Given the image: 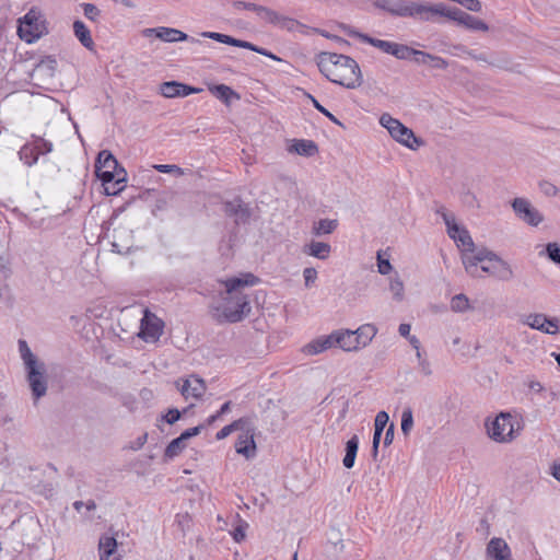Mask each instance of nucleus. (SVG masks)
I'll return each instance as SVG.
<instances>
[{"mask_svg":"<svg viewBox=\"0 0 560 560\" xmlns=\"http://www.w3.org/2000/svg\"><path fill=\"white\" fill-rule=\"evenodd\" d=\"M258 282L259 279L250 272L226 279L224 294L219 301L212 303L214 316L229 323L241 322L250 312L249 299L243 289L256 285Z\"/></svg>","mask_w":560,"mask_h":560,"instance_id":"nucleus-1","label":"nucleus"},{"mask_svg":"<svg viewBox=\"0 0 560 560\" xmlns=\"http://www.w3.org/2000/svg\"><path fill=\"white\" fill-rule=\"evenodd\" d=\"M319 71L332 83L355 89L363 82L358 62L346 55L323 51L317 55Z\"/></svg>","mask_w":560,"mask_h":560,"instance_id":"nucleus-2","label":"nucleus"},{"mask_svg":"<svg viewBox=\"0 0 560 560\" xmlns=\"http://www.w3.org/2000/svg\"><path fill=\"white\" fill-rule=\"evenodd\" d=\"M18 348L20 358L23 361L26 381L32 396L35 400H38L47 394L48 389L46 365L32 352L26 340L20 339L18 341Z\"/></svg>","mask_w":560,"mask_h":560,"instance_id":"nucleus-3","label":"nucleus"},{"mask_svg":"<svg viewBox=\"0 0 560 560\" xmlns=\"http://www.w3.org/2000/svg\"><path fill=\"white\" fill-rule=\"evenodd\" d=\"M387 13L401 18H416L429 21L432 18L433 5L410 0H384L380 5Z\"/></svg>","mask_w":560,"mask_h":560,"instance_id":"nucleus-4","label":"nucleus"},{"mask_svg":"<svg viewBox=\"0 0 560 560\" xmlns=\"http://www.w3.org/2000/svg\"><path fill=\"white\" fill-rule=\"evenodd\" d=\"M380 124L388 130L396 141L411 150H416L422 143L411 129L402 125L398 119L393 118L389 114H383L380 118Z\"/></svg>","mask_w":560,"mask_h":560,"instance_id":"nucleus-5","label":"nucleus"},{"mask_svg":"<svg viewBox=\"0 0 560 560\" xmlns=\"http://www.w3.org/2000/svg\"><path fill=\"white\" fill-rule=\"evenodd\" d=\"M487 433L490 439L499 443H508L514 439V419L508 412H501L492 420L486 421Z\"/></svg>","mask_w":560,"mask_h":560,"instance_id":"nucleus-6","label":"nucleus"},{"mask_svg":"<svg viewBox=\"0 0 560 560\" xmlns=\"http://www.w3.org/2000/svg\"><path fill=\"white\" fill-rule=\"evenodd\" d=\"M433 9L436 11H432V16L436 14L446 16L471 31L486 32L489 30V26L483 21L466 13L458 8H444L443 5H433Z\"/></svg>","mask_w":560,"mask_h":560,"instance_id":"nucleus-7","label":"nucleus"},{"mask_svg":"<svg viewBox=\"0 0 560 560\" xmlns=\"http://www.w3.org/2000/svg\"><path fill=\"white\" fill-rule=\"evenodd\" d=\"M43 34V24L38 14L31 10L23 18L19 19L18 35L31 44L37 40Z\"/></svg>","mask_w":560,"mask_h":560,"instance_id":"nucleus-8","label":"nucleus"},{"mask_svg":"<svg viewBox=\"0 0 560 560\" xmlns=\"http://www.w3.org/2000/svg\"><path fill=\"white\" fill-rule=\"evenodd\" d=\"M164 323L148 308L143 310L139 337L145 342H156L163 334Z\"/></svg>","mask_w":560,"mask_h":560,"instance_id":"nucleus-9","label":"nucleus"},{"mask_svg":"<svg viewBox=\"0 0 560 560\" xmlns=\"http://www.w3.org/2000/svg\"><path fill=\"white\" fill-rule=\"evenodd\" d=\"M142 35L144 37H151L155 36L156 38L161 39L165 43H176V42H183V40H189L191 43H199L198 39L194 37H189L186 33L172 27H152V28H144L142 31Z\"/></svg>","mask_w":560,"mask_h":560,"instance_id":"nucleus-10","label":"nucleus"},{"mask_svg":"<svg viewBox=\"0 0 560 560\" xmlns=\"http://www.w3.org/2000/svg\"><path fill=\"white\" fill-rule=\"evenodd\" d=\"M512 207L516 215L529 225L537 226L544 219L541 213L527 199L515 198Z\"/></svg>","mask_w":560,"mask_h":560,"instance_id":"nucleus-11","label":"nucleus"},{"mask_svg":"<svg viewBox=\"0 0 560 560\" xmlns=\"http://www.w3.org/2000/svg\"><path fill=\"white\" fill-rule=\"evenodd\" d=\"M176 386L185 399H199L207 388L205 381L197 375H190L185 380L177 381Z\"/></svg>","mask_w":560,"mask_h":560,"instance_id":"nucleus-12","label":"nucleus"},{"mask_svg":"<svg viewBox=\"0 0 560 560\" xmlns=\"http://www.w3.org/2000/svg\"><path fill=\"white\" fill-rule=\"evenodd\" d=\"M243 432L238 435L235 442V451L237 454L243 455L246 459H252L256 456V443L254 440V430L246 425Z\"/></svg>","mask_w":560,"mask_h":560,"instance_id":"nucleus-13","label":"nucleus"},{"mask_svg":"<svg viewBox=\"0 0 560 560\" xmlns=\"http://www.w3.org/2000/svg\"><path fill=\"white\" fill-rule=\"evenodd\" d=\"M481 270L501 281H509L514 276L511 266L498 255L497 258L481 265Z\"/></svg>","mask_w":560,"mask_h":560,"instance_id":"nucleus-14","label":"nucleus"},{"mask_svg":"<svg viewBox=\"0 0 560 560\" xmlns=\"http://www.w3.org/2000/svg\"><path fill=\"white\" fill-rule=\"evenodd\" d=\"M224 212L228 217L234 218L236 224L246 223L250 218L249 207L240 198L224 202Z\"/></svg>","mask_w":560,"mask_h":560,"instance_id":"nucleus-15","label":"nucleus"},{"mask_svg":"<svg viewBox=\"0 0 560 560\" xmlns=\"http://www.w3.org/2000/svg\"><path fill=\"white\" fill-rule=\"evenodd\" d=\"M160 91L164 97L174 98L198 93L200 89L177 81H167L160 85Z\"/></svg>","mask_w":560,"mask_h":560,"instance_id":"nucleus-16","label":"nucleus"},{"mask_svg":"<svg viewBox=\"0 0 560 560\" xmlns=\"http://www.w3.org/2000/svg\"><path fill=\"white\" fill-rule=\"evenodd\" d=\"M487 557L490 560H512V552L504 539L493 537L487 545Z\"/></svg>","mask_w":560,"mask_h":560,"instance_id":"nucleus-17","label":"nucleus"},{"mask_svg":"<svg viewBox=\"0 0 560 560\" xmlns=\"http://www.w3.org/2000/svg\"><path fill=\"white\" fill-rule=\"evenodd\" d=\"M335 346H338L345 351H354L360 349V342L353 330L336 331L332 332Z\"/></svg>","mask_w":560,"mask_h":560,"instance_id":"nucleus-18","label":"nucleus"},{"mask_svg":"<svg viewBox=\"0 0 560 560\" xmlns=\"http://www.w3.org/2000/svg\"><path fill=\"white\" fill-rule=\"evenodd\" d=\"M389 417L386 411H378L374 420V434L372 441V456L375 458L378 453V446L384 429L388 423Z\"/></svg>","mask_w":560,"mask_h":560,"instance_id":"nucleus-19","label":"nucleus"},{"mask_svg":"<svg viewBox=\"0 0 560 560\" xmlns=\"http://www.w3.org/2000/svg\"><path fill=\"white\" fill-rule=\"evenodd\" d=\"M302 252L307 256L326 260L330 256L331 246L325 242L311 241L303 246Z\"/></svg>","mask_w":560,"mask_h":560,"instance_id":"nucleus-20","label":"nucleus"},{"mask_svg":"<svg viewBox=\"0 0 560 560\" xmlns=\"http://www.w3.org/2000/svg\"><path fill=\"white\" fill-rule=\"evenodd\" d=\"M335 346L334 335L322 336L305 345L303 352L308 355L322 353Z\"/></svg>","mask_w":560,"mask_h":560,"instance_id":"nucleus-21","label":"nucleus"},{"mask_svg":"<svg viewBox=\"0 0 560 560\" xmlns=\"http://www.w3.org/2000/svg\"><path fill=\"white\" fill-rule=\"evenodd\" d=\"M349 34L352 36L359 37L363 43H366V44L382 50L385 54H388V55L393 54L395 42L374 38L366 34H361V33L354 32V31L349 32Z\"/></svg>","mask_w":560,"mask_h":560,"instance_id":"nucleus-22","label":"nucleus"},{"mask_svg":"<svg viewBox=\"0 0 560 560\" xmlns=\"http://www.w3.org/2000/svg\"><path fill=\"white\" fill-rule=\"evenodd\" d=\"M201 35L206 38H210L215 42L226 44L230 46H235V47L245 48V49L250 48V42L237 39L230 35H226V34L217 33V32H203Z\"/></svg>","mask_w":560,"mask_h":560,"instance_id":"nucleus-23","label":"nucleus"},{"mask_svg":"<svg viewBox=\"0 0 560 560\" xmlns=\"http://www.w3.org/2000/svg\"><path fill=\"white\" fill-rule=\"evenodd\" d=\"M95 173L97 178L102 182L106 195L116 196L121 191V188L114 185L115 170L97 171Z\"/></svg>","mask_w":560,"mask_h":560,"instance_id":"nucleus-24","label":"nucleus"},{"mask_svg":"<svg viewBox=\"0 0 560 560\" xmlns=\"http://www.w3.org/2000/svg\"><path fill=\"white\" fill-rule=\"evenodd\" d=\"M359 442V436L354 434L346 443L342 464L347 469H351L354 466Z\"/></svg>","mask_w":560,"mask_h":560,"instance_id":"nucleus-25","label":"nucleus"},{"mask_svg":"<svg viewBox=\"0 0 560 560\" xmlns=\"http://www.w3.org/2000/svg\"><path fill=\"white\" fill-rule=\"evenodd\" d=\"M338 225H339L338 220L320 219L313 223L312 234L314 236L328 235V234H331L338 228Z\"/></svg>","mask_w":560,"mask_h":560,"instance_id":"nucleus-26","label":"nucleus"},{"mask_svg":"<svg viewBox=\"0 0 560 560\" xmlns=\"http://www.w3.org/2000/svg\"><path fill=\"white\" fill-rule=\"evenodd\" d=\"M73 32L75 37L82 44V46H84L88 49H92L94 47V42L92 39L91 32L82 21H74Z\"/></svg>","mask_w":560,"mask_h":560,"instance_id":"nucleus-27","label":"nucleus"},{"mask_svg":"<svg viewBox=\"0 0 560 560\" xmlns=\"http://www.w3.org/2000/svg\"><path fill=\"white\" fill-rule=\"evenodd\" d=\"M118 162L116 158L107 150H103L98 153L95 161V172L105 170H116Z\"/></svg>","mask_w":560,"mask_h":560,"instance_id":"nucleus-28","label":"nucleus"},{"mask_svg":"<svg viewBox=\"0 0 560 560\" xmlns=\"http://www.w3.org/2000/svg\"><path fill=\"white\" fill-rule=\"evenodd\" d=\"M290 150L303 156H313L318 151L317 145L314 141L305 139L296 140L291 145Z\"/></svg>","mask_w":560,"mask_h":560,"instance_id":"nucleus-29","label":"nucleus"},{"mask_svg":"<svg viewBox=\"0 0 560 560\" xmlns=\"http://www.w3.org/2000/svg\"><path fill=\"white\" fill-rule=\"evenodd\" d=\"M360 342V348L368 346L375 337L377 329L372 324H365L360 326L357 330H353Z\"/></svg>","mask_w":560,"mask_h":560,"instance_id":"nucleus-30","label":"nucleus"},{"mask_svg":"<svg viewBox=\"0 0 560 560\" xmlns=\"http://www.w3.org/2000/svg\"><path fill=\"white\" fill-rule=\"evenodd\" d=\"M448 236L453 238L456 243L463 245L466 250L471 253L474 252L475 244L472 242L471 236L469 235V232L466 229L460 228L457 224V231L453 232L452 234H448Z\"/></svg>","mask_w":560,"mask_h":560,"instance_id":"nucleus-31","label":"nucleus"},{"mask_svg":"<svg viewBox=\"0 0 560 560\" xmlns=\"http://www.w3.org/2000/svg\"><path fill=\"white\" fill-rule=\"evenodd\" d=\"M247 424H249L248 418H240L233 421L232 423L223 427L220 431H218L215 434V439L219 441L223 440L234 431L244 430Z\"/></svg>","mask_w":560,"mask_h":560,"instance_id":"nucleus-32","label":"nucleus"},{"mask_svg":"<svg viewBox=\"0 0 560 560\" xmlns=\"http://www.w3.org/2000/svg\"><path fill=\"white\" fill-rule=\"evenodd\" d=\"M20 160L27 166H33L38 161V153L32 142L25 143L19 151Z\"/></svg>","mask_w":560,"mask_h":560,"instance_id":"nucleus-33","label":"nucleus"},{"mask_svg":"<svg viewBox=\"0 0 560 560\" xmlns=\"http://www.w3.org/2000/svg\"><path fill=\"white\" fill-rule=\"evenodd\" d=\"M117 541L114 537L105 536L100 539L98 550L100 560H108L109 557L115 552Z\"/></svg>","mask_w":560,"mask_h":560,"instance_id":"nucleus-34","label":"nucleus"},{"mask_svg":"<svg viewBox=\"0 0 560 560\" xmlns=\"http://www.w3.org/2000/svg\"><path fill=\"white\" fill-rule=\"evenodd\" d=\"M256 14L261 21L273 24V25H277V24L281 23L282 21H285L284 16H282L275 10L264 7V5L258 7Z\"/></svg>","mask_w":560,"mask_h":560,"instance_id":"nucleus-35","label":"nucleus"},{"mask_svg":"<svg viewBox=\"0 0 560 560\" xmlns=\"http://www.w3.org/2000/svg\"><path fill=\"white\" fill-rule=\"evenodd\" d=\"M544 322H547V315L540 313L528 314L522 320L523 324L539 331H542Z\"/></svg>","mask_w":560,"mask_h":560,"instance_id":"nucleus-36","label":"nucleus"},{"mask_svg":"<svg viewBox=\"0 0 560 560\" xmlns=\"http://www.w3.org/2000/svg\"><path fill=\"white\" fill-rule=\"evenodd\" d=\"M210 91L217 98L225 102L226 104H229L230 98L235 95L234 91L225 84L213 85L210 88Z\"/></svg>","mask_w":560,"mask_h":560,"instance_id":"nucleus-37","label":"nucleus"},{"mask_svg":"<svg viewBox=\"0 0 560 560\" xmlns=\"http://www.w3.org/2000/svg\"><path fill=\"white\" fill-rule=\"evenodd\" d=\"M415 48L405 44L395 43L392 56L399 60H411Z\"/></svg>","mask_w":560,"mask_h":560,"instance_id":"nucleus-38","label":"nucleus"},{"mask_svg":"<svg viewBox=\"0 0 560 560\" xmlns=\"http://www.w3.org/2000/svg\"><path fill=\"white\" fill-rule=\"evenodd\" d=\"M469 307H470L469 300L465 294L459 293L452 298V301H451V310L452 311L463 313V312H466L467 310H469Z\"/></svg>","mask_w":560,"mask_h":560,"instance_id":"nucleus-39","label":"nucleus"},{"mask_svg":"<svg viewBox=\"0 0 560 560\" xmlns=\"http://www.w3.org/2000/svg\"><path fill=\"white\" fill-rule=\"evenodd\" d=\"M185 448V441L178 436L170 442L165 448V456L173 458L177 456Z\"/></svg>","mask_w":560,"mask_h":560,"instance_id":"nucleus-40","label":"nucleus"},{"mask_svg":"<svg viewBox=\"0 0 560 560\" xmlns=\"http://www.w3.org/2000/svg\"><path fill=\"white\" fill-rule=\"evenodd\" d=\"M389 290L396 301H401L404 299V283L398 276L390 278Z\"/></svg>","mask_w":560,"mask_h":560,"instance_id":"nucleus-41","label":"nucleus"},{"mask_svg":"<svg viewBox=\"0 0 560 560\" xmlns=\"http://www.w3.org/2000/svg\"><path fill=\"white\" fill-rule=\"evenodd\" d=\"M32 144L36 148L38 155L52 151V143L37 136H32Z\"/></svg>","mask_w":560,"mask_h":560,"instance_id":"nucleus-42","label":"nucleus"},{"mask_svg":"<svg viewBox=\"0 0 560 560\" xmlns=\"http://www.w3.org/2000/svg\"><path fill=\"white\" fill-rule=\"evenodd\" d=\"M413 427V415L410 408H406L401 412V432L408 435Z\"/></svg>","mask_w":560,"mask_h":560,"instance_id":"nucleus-43","label":"nucleus"},{"mask_svg":"<svg viewBox=\"0 0 560 560\" xmlns=\"http://www.w3.org/2000/svg\"><path fill=\"white\" fill-rule=\"evenodd\" d=\"M545 253L547 257L555 262L556 265L560 266V244L559 243H548L545 248Z\"/></svg>","mask_w":560,"mask_h":560,"instance_id":"nucleus-44","label":"nucleus"},{"mask_svg":"<svg viewBox=\"0 0 560 560\" xmlns=\"http://www.w3.org/2000/svg\"><path fill=\"white\" fill-rule=\"evenodd\" d=\"M308 98L311 100L313 106L319 112L322 113L324 116H326L330 121H332L334 124L338 125V126H342V124L340 122V120L335 116L332 115L327 108H325L314 96H312L311 94H308Z\"/></svg>","mask_w":560,"mask_h":560,"instance_id":"nucleus-45","label":"nucleus"},{"mask_svg":"<svg viewBox=\"0 0 560 560\" xmlns=\"http://www.w3.org/2000/svg\"><path fill=\"white\" fill-rule=\"evenodd\" d=\"M558 331H560V319L557 317L547 316V322H544V328L541 332L555 335Z\"/></svg>","mask_w":560,"mask_h":560,"instance_id":"nucleus-46","label":"nucleus"},{"mask_svg":"<svg viewBox=\"0 0 560 560\" xmlns=\"http://www.w3.org/2000/svg\"><path fill=\"white\" fill-rule=\"evenodd\" d=\"M463 264L465 266V269L466 271L472 276V277H477V271H478V264H480L479 261H475V256L474 255H464L463 256Z\"/></svg>","mask_w":560,"mask_h":560,"instance_id":"nucleus-47","label":"nucleus"},{"mask_svg":"<svg viewBox=\"0 0 560 560\" xmlns=\"http://www.w3.org/2000/svg\"><path fill=\"white\" fill-rule=\"evenodd\" d=\"M83 13L86 19L92 22H96L98 16L101 15V11L98 8L92 3H82Z\"/></svg>","mask_w":560,"mask_h":560,"instance_id":"nucleus-48","label":"nucleus"},{"mask_svg":"<svg viewBox=\"0 0 560 560\" xmlns=\"http://www.w3.org/2000/svg\"><path fill=\"white\" fill-rule=\"evenodd\" d=\"M475 261H479L480 264H487L491 261L493 258H497V254L488 249H479L475 254Z\"/></svg>","mask_w":560,"mask_h":560,"instance_id":"nucleus-49","label":"nucleus"},{"mask_svg":"<svg viewBox=\"0 0 560 560\" xmlns=\"http://www.w3.org/2000/svg\"><path fill=\"white\" fill-rule=\"evenodd\" d=\"M115 183L114 185H116V187L118 188H121V191L124 190L125 186H126V180H127V172L124 167L121 166H117V168L115 170Z\"/></svg>","mask_w":560,"mask_h":560,"instance_id":"nucleus-50","label":"nucleus"},{"mask_svg":"<svg viewBox=\"0 0 560 560\" xmlns=\"http://www.w3.org/2000/svg\"><path fill=\"white\" fill-rule=\"evenodd\" d=\"M303 278H304V284L306 288H311L316 279H317V271L313 267H306L303 270Z\"/></svg>","mask_w":560,"mask_h":560,"instance_id":"nucleus-51","label":"nucleus"},{"mask_svg":"<svg viewBox=\"0 0 560 560\" xmlns=\"http://www.w3.org/2000/svg\"><path fill=\"white\" fill-rule=\"evenodd\" d=\"M428 66L434 69L444 70L448 67V62L440 56L431 55Z\"/></svg>","mask_w":560,"mask_h":560,"instance_id":"nucleus-52","label":"nucleus"},{"mask_svg":"<svg viewBox=\"0 0 560 560\" xmlns=\"http://www.w3.org/2000/svg\"><path fill=\"white\" fill-rule=\"evenodd\" d=\"M431 58V54L423 50L415 49L412 60L418 65H428Z\"/></svg>","mask_w":560,"mask_h":560,"instance_id":"nucleus-53","label":"nucleus"},{"mask_svg":"<svg viewBox=\"0 0 560 560\" xmlns=\"http://www.w3.org/2000/svg\"><path fill=\"white\" fill-rule=\"evenodd\" d=\"M442 219L447 228V234H452L453 232L457 231V223L452 213H450V212L444 213Z\"/></svg>","mask_w":560,"mask_h":560,"instance_id":"nucleus-54","label":"nucleus"},{"mask_svg":"<svg viewBox=\"0 0 560 560\" xmlns=\"http://www.w3.org/2000/svg\"><path fill=\"white\" fill-rule=\"evenodd\" d=\"M248 50H252V51H255L259 55H262V56H266L272 60H276V61H282L281 58H279L278 56H276L275 54H272L271 51L267 50L266 48H262V47H259V46H256L254 45L253 43H250V48H247Z\"/></svg>","mask_w":560,"mask_h":560,"instance_id":"nucleus-55","label":"nucleus"},{"mask_svg":"<svg viewBox=\"0 0 560 560\" xmlns=\"http://www.w3.org/2000/svg\"><path fill=\"white\" fill-rule=\"evenodd\" d=\"M456 2L464 5L467 10L472 12H479L481 10V2L479 0H455Z\"/></svg>","mask_w":560,"mask_h":560,"instance_id":"nucleus-56","label":"nucleus"},{"mask_svg":"<svg viewBox=\"0 0 560 560\" xmlns=\"http://www.w3.org/2000/svg\"><path fill=\"white\" fill-rule=\"evenodd\" d=\"M377 267L381 275H388L392 270V265L388 259H383L381 255H377Z\"/></svg>","mask_w":560,"mask_h":560,"instance_id":"nucleus-57","label":"nucleus"},{"mask_svg":"<svg viewBox=\"0 0 560 560\" xmlns=\"http://www.w3.org/2000/svg\"><path fill=\"white\" fill-rule=\"evenodd\" d=\"M418 370L424 376H429L432 374L430 362L425 358H420V362L418 363Z\"/></svg>","mask_w":560,"mask_h":560,"instance_id":"nucleus-58","label":"nucleus"},{"mask_svg":"<svg viewBox=\"0 0 560 560\" xmlns=\"http://www.w3.org/2000/svg\"><path fill=\"white\" fill-rule=\"evenodd\" d=\"M180 418V411L176 408L170 409L167 413L164 416L165 421L168 424H174Z\"/></svg>","mask_w":560,"mask_h":560,"instance_id":"nucleus-59","label":"nucleus"},{"mask_svg":"<svg viewBox=\"0 0 560 560\" xmlns=\"http://www.w3.org/2000/svg\"><path fill=\"white\" fill-rule=\"evenodd\" d=\"M202 429V425H197V427H194V428H189L187 430H185L179 436L186 441L192 436H196L200 433Z\"/></svg>","mask_w":560,"mask_h":560,"instance_id":"nucleus-60","label":"nucleus"},{"mask_svg":"<svg viewBox=\"0 0 560 560\" xmlns=\"http://www.w3.org/2000/svg\"><path fill=\"white\" fill-rule=\"evenodd\" d=\"M233 5L236 9L250 10V11H254L255 13L257 12V9L259 7V4L252 3V2H245V1H235L233 3Z\"/></svg>","mask_w":560,"mask_h":560,"instance_id":"nucleus-61","label":"nucleus"},{"mask_svg":"<svg viewBox=\"0 0 560 560\" xmlns=\"http://www.w3.org/2000/svg\"><path fill=\"white\" fill-rule=\"evenodd\" d=\"M540 187H541V190L547 195V196H556L557 192H558V188L549 183V182H544L540 184Z\"/></svg>","mask_w":560,"mask_h":560,"instance_id":"nucleus-62","label":"nucleus"},{"mask_svg":"<svg viewBox=\"0 0 560 560\" xmlns=\"http://www.w3.org/2000/svg\"><path fill=\"white\" fill-rule=\"evenodd\" d=\"M394 424L390 423L389 427L387 428L386 432H385V438H384V445L385 446H388L392 444L393 440H394Z\"/></svg>","mask_w":560,"mask_h":560,"instance_id":"nucleus-63","label":"nucleus"},{"mask_svg":"<svg viewBox=\"0 0 560 560\" xmlns=\"http://www.w3.org/2000/svg\"><path fill=\"white\" fill-rule=\"evenodd\" d=\"M551 476L560 482V463H553L550 467Z\"/></svg>","mask_w":560,"mask_h":560,"instance_id":"nucleus-64","label":"nucleus"}]
</instances>
